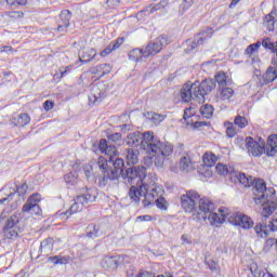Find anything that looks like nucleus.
<instances>
[{
    "instance_id": "obj_19",
    "label": "nucleus",
    "mask_w": 277,
    "mask_h": 277,
    "mask_svg": "<svg viewBox=\"0 0 277 277\" xmlns=\"http://www.w3.org/2000/svg\"><path fill=\"white\" fill-rule=\"evenodd\" d=\"M264 155H266V157H276V155H277V134H271L268 136L267 143H265Z\"/></svg>"
},
{
    "instance_id": "obj_35",
    "label": "nucleus",
    "mask_w": 277,
    "mask_h": 277,
    "mask_svg": "<svg viewBox=\"0 0 277 277\" xmlns=\"http://www.w3.org/2000/svg\"><path fill=\"white\" fill-rule=\"evenodd\" d=\"M202 161L207 168H213V166L217 163V156H215V154L212 153H206L203 155Z\"/></svg>"
},
{
    "instance_id": "obj_31",
    "label": "nucleus",
    "mask_w": 277,
    "mask_h": 277,
    "mask_svg": "<svg viewBox=\"0 0 277 277\" xmlns=\"http://www.w3.org/2000/svg\"><path fill=\"white\" fill-rule=\"evenodd\" d=\"M128 57L132 62H142V60H144V57H146V54L144 53V48L143 49H140V48L133 49L132 51H130L128 53Z\"/></svg>"
},
{
    "instance_id": "obj_52",
    "label": "nucleus",
    "mask_w": 277,
    "mask_h": 277,
    "mask_svg": "<svg viewBox=\"0 0 277 277\" xmlns=\"http://www.w3.org/2000/svg\"><path fill=\"white\" fill-rule=\"evenodd\" d=\"M64 181L67 183V185H75V182L77 181V173L69 172L64 175Z\"/></svg>"
},
{
    "instance_id": "obj_48",
    "label": "nucleus",
    "mask_w": 277,
    "mask_h": 277,
    "mask_svg": "<svg viewBox=\"0 0 277 277\" xmlns=\"http://www.w3.org/2000/svg\"><path fill=\"white\" fill-rule=\"evenodd\" d=\"M274 16L272 14H268L264 17V27H266L267 31H274Z\"/></svg>"
},
{
    "instance_id": "obj_17",
    "label": "nucleus",
    "mask_w": 277,
    "mask_h": 277,
    "mask_svg": "<svg viewBox=\"0 0 277 277\" xmlns=\"http://www.w3.org/2000/svg\"><path fill=\"white\" fill-rule=\"evenodd\" d=\"M271 66L267 68L266 72L263 75V82L260 81L261 85H267L277 79V56L272 58Z\"/></svg>"
},
{
    "instance_id": "obj_61",
    "label": "nucleus",
    "mask_w": 277,
    "mask_h": 277,
    "mask_svg": "<svg viewBox=\"0 0 277 277\" xmlns=\"http://www.w3.org/2000/svg\"><path fill=\"white\" fill-rule=\"evenodd\" d=\"M114 50L111 49L110 43L100 53L101 57H107Z\"/></svg>"
},
{
    "instance_id": "obj_54",
    "label": "nucleus",
    "mask_w": 277,
    "mask_h": 277,
    "mask_svg": "<svg viewBox=\"0 0 277 277\" xmlns=\"http://www.w3.org/2000/svg\"><path fill=\"white\" fill-rule=\"evenodd\" d=\"M109 142H114L115 144H118V142H121L122 140V133L115 132L113 134L107 135Z\"/></svg>"
},
{
    "instance_id": "obj_26",
    "label": "nucleus",
    "mask_w": 277,
    "mask_h": 277,
    "mask_svg": "<svg viewBox=\"0 0 277 277\" xmlns=\"http://www.w3.org/2000/svg\"><path fill=\"white\" fill-rule=\"evenodd\" d=\"M85 235L89 239H98V237H103V232L101 226L91 223L87 226Z\"/></svg>"
},
{
    "instance_id": "obj_42",
    "label": "nucleus",
    "mask_w": 277,
    "mask_h": 277,
    "mask_svg": "<svg viewBox=\"0 0 277 277\" xmlns=\"http://www.w3.org/2000/svg\"><path fill=\"white\" fill-rule=\"evenodd\" d=\"M150 159H153V157H155V166H157V168H163V161L166 159V157H170V155L163 156L161 154V151H157L155 155H149Z\"/></svg>"
},
{
    "instance_id": "obj_32",
    "label": "nucleus",
    "mask_w": 277,
    "mask_h": 277,
    "mask_svg": "<svg viewBox=\"0 0 277 277\" xmlns=\"http://www.w3.org/2000/svg\"><path fill=\"white\" fill-rule=\"evenodd\" d=\"M94 57H96V50L94 48H91L82 52L81 56L79 57V62H81V64H88L92 62Z\"/></svg>"
},
{
    "instance_id": "obj_5",
    "label": "nucleus",
    "mask_w": 277,
    "mask_h": 277,
    "mask_svg": "<svg viewBox=\"0 0 277 277\" xmlns=\"http://www.w3.org/2000/svg\"><path fill=\"white\" fill-rule=\"evenodd\" d=\"M200 194L194 189L186 190L185 194L181 195L180 202L185 213H193L195 220H198V213H200V206L197 208L196 202H200Z\"/></svg>"
},
{
    "instance_id": "obj_20",
    "label": "nucleus",
    "mask_w": 277,
    "mask_h": 277,
    "mask_svg": "<svg viewBox=\"0 0 277 277\" xmlns=\"http://www.w3.org/2000/svg\"><path fill=\"white\" fill-rule=\"evenodd\" d=\"M76 200L80 202V205H90V202H96V189L87 188L84 194L78 195Z\"/></svg>"
},
{
    "instance_id": "obj_9",
    "label": "nucleus",
    "mask_w": 277,
    "mask_h": 277,
    "mask_svg": "<svg viewBox=\"0 0 277 277\" xmlns=\"http://www.w3.org/2000/svg\"><path fill=\"white\" fill-rule=\"evenodd\" d=\"M98 148L101 153H104L105 155L108 156V158L104 159L107 162V166L113 167L114 166V160L115 159H120V151H118V147L116 145H109L107 144L106 138L100 140Z\"/></svg>"
},
{
    "instance_id": "obj_47",
    "label": "nucleus",
    "mask_w": 277,
    "mask_h": 277,
    "mask_svg": "<svg viewBox=\"0 0 277 277\" xmlns=\"http://www.w3.org/2000/svg\"><path fill=\"white\" fill-rule=\"evenodd\" d=\"M225 127L227 137H235V135H237L238 131L237 128H235V123L226 121Z\"/></svg>"
},
{
    "instance_id": "obj_58",
    "label": "nucleus",
    "mask_w": 277,
    "mask_h": 277,
    "mask_svg": "<svg viewBox=\"0 0 277 277\" xmlns=\"http://www.w3.org/2000/svg\"><path fill=\"white\" fill-rule=\"evenodd\" d=\"M206 265L211 269V272H215V269H217V263L213 260L206 261Z\"/></svg>"
},
{
    "instance_id": "obj_18",
    "label": "nucleus",
    "mask_w": 277,
    "mask_h": 277,
    "mask_svg": "<svg viewBox=\"0 0 277 277\" xmlns=\"http://www.w3.org/2000/svg\"><path fill=\"white\" fill-rule=\"evenodd\" d=\"M262 222L261 223H256L254 226V232L255 235L260 238V239H265L267 237H269V230H267V228H269V223H267V220L269 217H266L262 215Z\"/></svg>"
},
{
    "instance_id": "obj_37",
    "label": "nucleus",
    "mask_w": 277,
    "mask_h": 277,
    "mask_svg": "<svg viewBox=\"0 0 277 277\" xmlns=\"http://www.w3.org/2000/svg\"><path fill=\"white\" fill-rule=\"evenodd\" d=\"M48 263H53L54 265H68V263H70V260L66 256L54 255L48 258Z\"/></svg>"
},
{
    "instance_id": "obj_1",
    "label": "nucleus",
    "mask_w": 277,
    "mask_h": 277,
    "mask_svg": "<svg viewBox=\"0 0 277 277\" xmlns=\"http://www.w3.org/2000/svg\"><path fill=\"white\" fill-rule=\"evenodd\" d=\"M97 166L100 174L97 176L98 187H107L109 181H118V179L128 180V182L133 185L144 184V179H146V167H130L127 168L124 159L117 158L114 160V166L107 164L105 157L100 156L97 159Z\"/></svg>"
},
{
    "instance_id": "obj_56",
    "label": "nucleus",
    "mask_w": 277,
    "mask_h": 277,
    "mask_svg": "<svg viewBox=\"0 0 277 277\" xmlns=\"http://www.w3.org/2000/svg\"><path fill=\"white\" fill-rule=\"evenodd\" d=\"M190 124L193 126V129H201V127H211V122L207 121H193Z\"/></svg>"
},
{
    "instance_id": "obj_46",
    "label": "nucleus",
    "mask_w": 277,
    "mask_h": 277,
    "mask_svg": "<svg viewBox=\"0 0 277 277\" xmlns=\"http://www.w3.org/2000/svg\"><path fill=\"white\" fill-rule=\"evenodd\" d=\"M146 118L147 120H151L155 124H161V122H163V116L157 113H147Z\"/></svg>"
},
{
    "instance_id": "obj_62",
    "label": "nucleus",
    "mask_w": 277,
    "mask_h": 277,
    "mask_svg": "<svg viewBox=\"0 0 277 277\" xmlns=\"http://www.w3.org/2000/svg\"><path fill=\"white\" fill-rule=\"evenodd\" d=\"M136 277H155V273L148 271H141Z\"/></svg>"
},
{
    "instance_id": "obj_49",
    "label": "nucleus",
    "mask_w": 277,
    "mask_h": 277,
    "mask_svg": "<svg viewBox=\"0 0 277 277\" xmlns=\"http://www.w3.org/2000/svg\"><path fill=\"white\" fill-rule=\"evenodd\" d=\"M250 272L253 277H261L263 276V269L256 263H252L250 265Z\"/></svg>"
},
{
    "instance_id": "obj_3",
    "label": "nucleus",
    "mask_w": 277,
    "mask_h": 277,
    "mask_svg": "<svg viewBox=\"0 0 277 277\" xmlns=\"http://www.w3.org/2000/svg\"><path fill=\"white\" fill-rule=\"evenodd\" d=\"M124 142L130 148H140L146 155L161 153V155L168 156L174 153V146L169 142H161V140L155 136V132L153 131H146L144 133L140 131L131 132L124 138Z\"/></svg>"
},
{
    "instance_id": "obj_29",
    "label": "nucleus",
    "mask_w": 277,
    "mask_h": 277,
    "mask_svg": "<svg viewBox=\"0 0 277 277\" xmlns=\"http://www.w3.org/2000/svg\"><path fill=\"white\" fill-rule=\"evenodd\" d=\"M15 188H13V192L9 194V198H13L14 196H18L19 198H22L23 196H25V194H27V189H29V186L27 185V182H24L22 184H19L18 182H15Z\"/></svg>"
},
{
    "instance_id": "obj_43",
    "label": "nucleus",
    "mask_w": 277,
    "mask_h": 277,
    "mask_svg": "<svg viewBox=\"0 0 277 277\" xmlns=\"http://www.w3.org/2000/svg\"><path fill=\"white\" fill-rule=\"evenodd\" d=\"M234 124L238 129H246L248 127V119L241 115H237L234 119Z\"/></svg>"
},
{
    "instance_id": "obj_38",
    "label": "nucleus",
    "mask_w": 277,
    "mask_h": 277,
    "mask_svg": "<svg viewBox=\"0 0 277 277\" xmlns=\"http://www.w3.org/2000/svg\"><path fill=\"white\" fill-rule=\"evenodd\" d=\"M200 114L202 116V118H207L208 120L210 118H213V111H214V108H213V105L211 104H205L200 107Z\"/></svg>"
},
{
    "instance_id": "obj_21",
    "label": "nucleus",
    "mask_w": 277,
    "mask_h": 277,
    "mask_svg": "<svg viewBox=\"0 0 277 277\" xmlns=\"http://www.w3.org/2000/svg\"><path fill=\"white\" fill-rule=\"evenodd\" d=\"M55 243V240L53 238L49 237L41 241L40 248H39V255L37 259H40V256H49L53 252V246Z\"/></svg>"
},
{
    "instance_id": "obj_30",
    "label": "nucleus",
    "mask_w": 277,
    "mask_h": 277,
    "mask_svg": "<svg viewBox=\"0 0 277 277\" xmlns=\"http://www.w3.org/2000/svg\"><path fill=\"white\" fill-rule=\"evenodd\" d=\"M266 207L263 208L262 215L267 219L277 210V197L274 199H268L266 201Z\"/></svg>"
},
{
    "instance_id": "obj_57",
    "label": "nucleus",
    "mask_w": 277,
    "mask_h": 277,
    "mask_svg": "<svg viewBox=\"0 0 277 277\" xmlns=\"http://www.w3.org/2000/svg\"><path fill=\"white\" fill-rule=\"evenodd\" d=\"M68 27H70L68 24H62L61 22H58L56 31H58V34H66V31H68Z\"/></svg>"
},
{
    "instance_id": "obj_34",
    "label": "nucleus",
    "mask_w": 277,
    "mask_h": 277,
    "mask_svg": "<svg viewBox=\"0 0 277 277\" xmlns=\"http://www.w3.org/2000/svg\"><path fill=\"white\" fill-rule=\"evenodd\" d=\"M219 92L222 101H230V98H233L235 95L233 88H228L226 85L219 88Z\"/></svg>"
},
{
    "instance_id": "obj_28",
    "label": "nucleus",
    "mask_w": 277,
    "mask_h": 277,
    "mask_svg": "<svg viewBox=\"0 0 277 277\" xmlns=\"http://www.w3.org/2000/svg\"><path fill=\"white\" fill-rule=\"evenodd\" d=\"M111 72V65L104 63L96 65L91 68L92 75H97L98 77H105V75H109Z\"/></svg>"
},
{
    "instance_id": "obj_22",
    "label": "nucleus",
    "mask_w": 277,
    "mask_h": 277,
    "mask_svg": "<svg viewBox=\"0 0 277 277\" xmlns=\"http://www.w3.org/2000/svg\"><path fill=\"white\" fill-rule=\"evenodd\" d=\"M276 196V189L274 187H267L259 197H254L253 200L255 205H262V202H267L268 200L274 199Z\"/></svg>"
},
{
    "instance_id": "obj_16",
    "label": "nucleus",
    "mask_w": 277,
    "mask_h": 277,
    "mask_svg": "<svg viewBox=\"0 0 277 277\" xmlns=\"http://www.w3.org/2000/svg\"><path fill=\"white\" fill-rule=\"evenodd\" d=\"M144 198L146 200V183L145 184H138V185H132L129 189V198L132 200V202H135L136 205H140V198Z\"/></svg>"
},
{
    "instance_id": "obj_10",
    "label": "nucleus",
    "mask_w": 277,
    "mask_h": 277,
    "mask_svg": "<svg viewBox=\"0 0 277 277\" xmlns=\"http://www.w3.org/2000/svg\"><path fill=\"white\" fill-rule=\"evenodd\" d=\"M163 47H168V36L160 35L156 40L150 41L144 48L145 57H150L151 55H157V53H161Z\"/></svg>"
},
{
    "instance_id": "obj_36",
    "label": "nucleus",
    "mask_w": 277,
    "mask_h": 277,
    "mask_svg": "<svg viewBox=\"0 0 277 277\" xmlns=\"http://www.w3.org/2000/svg\"><path fill=\"white\" fill-rule=\"evenodd\" d=\"M79 205H81V202H79L77 199H75V202L70 206V208L68 210H66L63 213H60V217H70V215H75V213L79 212Z\"/></svg>"
},
{
    "instance_id": "obj_53",
    "label": "nucleus",
    "mask_w": 277,
    "mask_h": 277,
    "mask_svg": "<svg viewBox=\"0 0 277 277\" xmlns=\"http://www.w3.org/2000/svg\"><path fill=\"white\" fill-rule=\"evenodd\" d=\"M109 44L114 51H117L119 47H122V44H124V37H119L116 40L111 41Z\"/></svg>"
},
{
    "instance_id": "obj_11",
    "label": "nucleus",
    "mask_w": 277,
    "mask_h": 277,
    "mask_svg": "<svg viewBox=\"0 0 277 277\" xmlns=\"http://www.w3.org/2000/svg\"><path fill=\"white\" fill-rule=\"evenodd\" d=\"M246 148L252 157H261L265 155V140L260 137L259 141H256L251 136H247Z\"/></svg>"
},
{
    "instance_id": "obj_41",
    "label": "nucleus",
    "mask_w": 277,
    "mask_h": 277,
    "mask_svg": "<svg viewBox=\"0 0 277 277\" xmlns=\"http://www.w3.org/2000/svg\"><path fill=\"white\" fill-rule=\"evenodd\" d=\"M261 49V41H256L255 43H251L247 47L245 50V55H248L249 57H252L256 51Z\"/></svg>"
},
{
    "instance_id": "obj_15",
    "label": "nucleus",
    "mask_w": 277,
    "mask_h": 277,
    "mask_svg": "<svg viewBox=\"0 0 277 277\" xmlns=\"http://www.w3.org/2000/svg\"><path fill=\"white\" fill-rule=\"evenodd\" d=\"M163 196V186H150L146 184L145 199H143L144 209L155 205V198H161Z\"/></svg>"
},
{
    "instance_id": "obj_59",
    "label": "nucleus",
    "mask_w": 277,
    "mask_h": 277,
    "mask_svg": "<svg viewBox=\"0 0 277 277\" xmlns=\"http://www.w3.org/2000/svg\"><path fill=\"white\" fill-rule=\"evenodd\" d=\"M53 107H55V103L53 101L48 100L43 103V109H45V111H51Z\"/></svg>"
},
{
    "instance_id": "obj_45",
    "label": "nucleus",
    "mask_w": 277,
    "mask_h": 277,
    "mask_svg": "<svg viewBox=\"0 0 277 277\" xmlns=\"http://www.w3.org/2000/svg\"><path fill=\"white\" fill-rule=\"evenodd\" d=\"M273 248H275V250L277 252V239L276 238L266 239L264 247H263V251L269 252V250H272Z\"/></svg>"
},
{
    "instance_id": "obj_27",
    "label": "nucleus",
    "mask_w": 277,
    "mask_h": 277,
    "mask_svg": "<svg viewBox=\"0 0 277 277\" xmlns=\"http://www.w3.org/2000/svg\"><path fill=\"white\" fill-rule=\"evenodd\" d=\"M29 122H31V117H29L28 114L23 113L19 114L17 117H14L11 121V124H13V127L23 128L27 127Z\"/></svg>"
},
{
    "instance_id": "obj_25",
    "label": "nucleus",
    "mask_w": 277,
    "mask_h": 277,
    "mask_svg": "<svg viewBox=\"0 0 277 277\" xmlns=\"http://www.w3.org/2000/svg\"><path fill=\"white\" fill-rule=\"evenodd\" d=\"M237 181L245 187H252V181H254V177L246 175V173H237V171H235L233 183H237Z\"/></svg>"
},
{
    "instance_id": "obj_13",
    "label": "nucleus",
    "mask_w": 277,
    "mask_h": 277,
    "mask_svg": "<svg viewBox=\"0 0 277 277\" xmlns=\"http://www.w3.org/2000/svg\"><path fill=\"white\" fill-rule=\"evenodd\" d=\"M107 98V85L105 83H96L92 87L89 93V103L93 105H98Z\"/></svg>"
},
{
    "instance_id": "obj_40",
    "label": "nucleus",
    "mask_w": 277,
    "mask_h": 277,
    "mask_svg": "<svg viewBox=\"0 0 277 277\" xmlns=\"http://www.w3.org/2000/svg\"><path fill=\"white\" fill-rule=\"evenodd\" d=\"M180 169L183 170V172H190L192 160L189 159V157L184 156L180 159Z\"/></svg>"
},
{
    "instance_id": "obj_7",
    "label": "nucleus",
    "mask_w": 277,
    "mask_h": 277,
    "mask_svg": "<svg viewBox=\"0 0 277 277\" xmlns=\"http://www.w3.org/2000/svg\"><path fill=\"white\" fill-rule=\"evenodd\" d=\"M21 216L18 214H13L9 219H6L3 235L4 239H18V235H21Z\"/></svg>"
},
{
    "instance_id": "obj_14",
    "label": "nucleus",
    "mask_w": 277,
    "mask_h": 277,
    "mask_svg": "<svg viewBox=\"0 0 277 277\" xmlns=\"http://www.w3.org/2000/svg\"><path fill=\"white\" fill-rule=\"evenodd\" d=\"M126 259H128L127 255H120V254L106 255L103 258L101 262V266L103 267V269H106V272H111L120 267V265H124Z\"/></svg>"
},
{
    "instance_id": "obj_50",
    "label": "nucleus",
    "mask_w": 277,
    "mask_h": 277,
    "mask_svg": "<svg viewBox=\"0 0 277 277\" xmlns=\"http://www.w3.org/2000/svg\"><path fill=\"white\" fill-rule=\"evenodd\" d=\"M170 3V0H160L159 3H156L151 10L150 13L158 12V10H163V8H168V4Z\"/></svg>"
},
{
    "instance_id": "obj_12",
    "label": "nucleus",
    "mask_w": 277,
    "mask_h": 277,
    "mask_svg": "<svg viewBox=\"0 0 277 277\" xmlns=\"http://www.w3.org/2000/svg\"><path fill=\"white\" fill-rule=\"evenodd\" d=\"M40 200V194H32L22 207L23 213H29L30 215H42V208H40L38 205Z\"/></svg>"
},
{
    "instance_id": "obj_23",
    "label": "nucleus",
    "mask_w": 277,
    "mask_h": 277,
    "mask_svg": "<svg viewBox=\"0 0 277 277\" xmlns=\"http://www.w3.org/2000/svg\"><path fill=\"white\" fill-rule=\"evenodd\" d=\"M251 187H253V196L255 198H259V196L263 195L267 187V183L263 179H256L254 177Z\"/></svg>"
},
{
    "instance_id": "obj_51",
    "label": "nucleus",
    "mask_w": 277,
    "mask_h": 277,
    "mask_svg": "<svg viewBox=\"0 0 277 277\" xmlns=\"http://www.w3.org/2000/svg\"><path fill=\"white\" fill-rule=\"evenodd\" d=\"M195 1L198 0H183V2L180 4V12H182V14H185V12H187V10L192 8Z\"/></svg>"
},
{
    "instance_id": "obj_8",
    "label": "nucleus",
    "mask_w": 277,
    "mask_h": 277,
    "mask_svg": "<svg viewBox=\"0 0 277 277\" xmlns=\"http://www.w3.org/2000/svg\"><path fill=\"white\" fill-rule=\"evenodd\" d=\"M227 222L233 226H239L243 230H250L254 226V221L241 212H229L227 214Z\"/></svg>"
},
{
    "instance_id": "obj_63",
    "label": "nucleus",
    "mask_w": 277,
    "mask_h": 277,
    "mask_svg": "<svg viewBox=\"0 0 277 277\" xmlns=\"http://www.w3.org/2000/svg\"><path fill=\"white\" fill-rule=\"evenodd\" d=\"M181 240L183 241V243H186L187 246H192L193 243L192 237H189V235L187 234L182 235Z\"/></svg>"
},
{
    "instance_id": "obj_55",
    "label": "nucleus",
    "mask_w": 277,
    "mask_h": 277,
    "mask_svg": "<svg viewBox=\"0 0 277 277\" xmlns=\"http://www.w3.org/2000/svg\"><path fill=\"white\" fill-rule=\"evenodd\" d=\"M183 118L186 124H192L194 122V114H189V109L184 110Z\"/></svg>"
},
{
    "instance_id": "obj_24",
    "label": "nucleus",
    "mask_w": 277,
    "mask_h": 277,
    "mask_svg": "<svg viewBox=\"0 0 277 277\" xmlns=\"http://www.w3.org/2000/svg\"><path fill=\"white\" fill-rule=\"evenodd\" d=\"M215 170L220 176H228L229 181L233 183V176H235V167L219 163L216 164Z\"/></svg>"
},
{
    "instance_id": "obj_60",
    "label": "nucleus",
    "mask_w": 277,
    "mask_h": 277,
    "mask_svg": "<svg viewBox=\"0 0 277 277\" xmlns=\"http://www.w3.org/2000/svg\"><path fill=\"white\" fill-rule=\"evenodd\" d=\"M136 222H153L150 214L140 215L136 217Z\"/></svg>"
},
{
    "instance_id": "obj_4",
    "label": "nucleus",
    "mask_w": 277,
    "mask_h": 277,
    "mask_svg": "<svg viewBox=\"0 0 277 277\" xmlns=\"http://www.w3.org/2000/svg\"><path fill=\"white\" fill-rule=\"evenodd\" d=\"M199 211L197 213V220H209L211 226H220L221 224H224L226 220H228V215L230 213V210L228 208L222 207L219 209V213H215V203L211 201L209 198H201L199 200Z\"/></svg>"
},
{
    "instance_id": "obj_33",
    "label": "nucleus",
    "mask_w": 277,
    "mask_h": 277,
    "mask_svg": "<svg viewBox=\"0 0 277 277\" xmlns=\"http://www.w3.org/2000/svg\"><path fill=\"white\" fill-rule=\"evenodd\" d=\"M137 155H140V151L137 149H128V154L126 156L127 166H135V163H137L138 161Z\"/></svg>"
},
{
    "instance_id": "obj_44",
    "label": "nucleus",
    "mask_w": 277,
    "mask_h": 277,
    "mask_svg": "<svg viewBox=\"0 0 277 277\" xmlns=\"http://www.w3.org/2000/svg\"><path fill=\"white\" fill-rule=\"evenodd\" d=\"M155 205L157 207V209H160V211H168V207H170V203H168V200H166V198L162 197H158L155 200Z\"/></svg>"
},
{
    "instance_id": "obj_2",
    "label": "nucleus",
    "mask_w": 277,
    "mask_h": 277,
    "mask_svg": "<svg viewBox=\"0 0 277 277\" xmlns=\"http://www.w3.org/2000/svg\"><path fill=\"white\" fill-rule=\"evenodd\" d=\"M216 83L219 89L226 85H230L232 81L224 71L215 75V80L207 78L205 80L195 81L194 83L187 82L181 90V98L183 103H189L190 101H198V103H205V97L211 94L215 90Z\"/></svg>"
},
{
    "instance_id": "obj_39",
    "label": "nucleus",
    "mask_w": 277,
    "mask_h": 277,
    "mask_svg": "<svg viewBox=\"0 0 277 277\" xmlns=\"http://www.w3.org/2000/svg\"><path fill=\"white\" fill-rule=\"evenodd\" d=\"M70 18H72V12H70V10H63L60 13V22L58 23L70 26Z\"/></svg>"
},
{
    "instance_id": "obj_64",
    "label": "nucleus",
    "mask_w": 277,
    "mask_h": 277,
    "mask_svg": "<svg viewBox=\"0 0 277 277\" xmlns=\"http://www.w3.org/2000/svg\"><path fill=\"white\" fill-rule=\"evenodd\" d=\"M61 77H66L70 72V66L60 68Z\"/></svg>"
},
{
    "instance_id": "obj_6",
    "label": "nucleus",
    "mask_w": 277,
    "mask_h": 277,
    "mask_svg": "<svg viewBox=\"0 0 277 277\" xmlns=\"http://www.w3.org/2000/svg\"><path fill=\"white\" fill-rule=\"evenodd\" d=\"M212 36H213V28L208 27L206 28V30H202L201 32L195 35L193 39H187L184 43L185 45L184 53L189 55V53H192L193 51H196L198 47H202V44H205V42H207L209 38H212Z\"/></svg>"
}]
</instances>
